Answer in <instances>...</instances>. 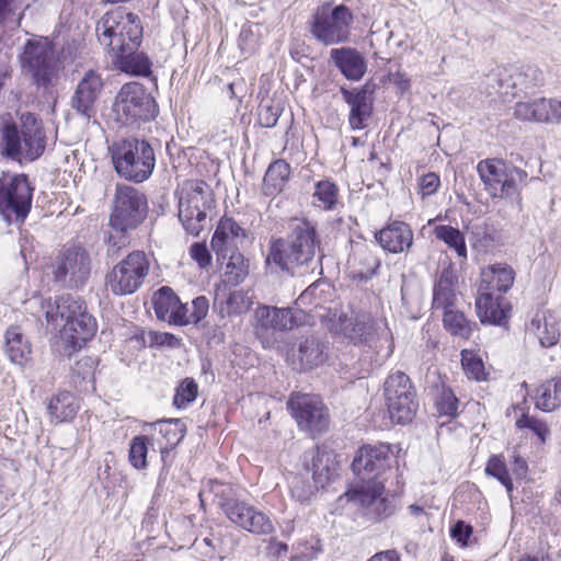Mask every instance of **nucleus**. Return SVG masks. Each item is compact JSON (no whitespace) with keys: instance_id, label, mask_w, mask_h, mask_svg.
<instances>
[{"instance_id":"ea45409f","label":"nucleus","mask_w":561,"mask_h":561,"mask_svg":"<svg viewBox=\"0 0 561 561\" xmlns=\"http://www.w3.org/2000/svg\"><path fill=\"white\" fill-rule=\"evenodd\" d=\"M297 357L301 369L318 367L325 360L323 345L314 337H308L300 342Z\"/></svg>"},{"instance_id":"c85d7f7f","label":"nucleus","mask_w":561,"mask_h":561,"mask_svg":"<svg viewBox=\"0 0 561 561\" xmlns=\"http://www.w3.org/2000/svg\"><path fill=\"white\" fill-rule=\"evenodd\" d=\"M96 329L95 320L84 308L80 316L68 324H64V328L60 329V336L73 348H80L87 341L93 337Z\"/></svg>"},{"instance_id":"2eb2a0df","label":"nucleus","mask_w":561,"mask_h":561,"mask_svg":"<svg viewBox=\"0 0 561 561\" xmlns=\"http://www.w3.org/2000/svg\"><path fill=\"white\" fill-rule=\"evenodd\" d=\"M287 408L295 419L298 427L311 436L320 435L328 431L330 414L322 400L310 393H291Z\"/></svg>"},{"instance_id":"72a5a7b5","label":"nucleus","mask_w":561,"mask_h":561,"mask_svg":"<svg viewBox=\"0 0 561 561\" xmlns=\"http://www.w3.org/2000/svg\"><path fill=\"white\" fill-rule=\"evenodd\" d=\"M78 410L79 402L77 398L68 391L57 393L47 404V412L49 414L50 422L55 424L71 421L76 416Z\"/></svg>"},{"instance_id":"a878e982","label":"nucleus","mask_w":561,"mask_h":561,"mask_svg":"<svg viewBox=\"0 0 561 561\" xmlns=\"http://www.w3.org/2000/svg\"><path fill=\"white\" fill-rule=\"evenodd\" d=\"M152 304L158 319L170 324L187 325L188 320L182 313L183 304L170 287H162L154 293Z\"/></svg>"},{"instance_id":"2f4dec72","label":"nucleus","mask_w":561,"mask_h":561,"mask_svg":"<svg viewBox=\"0 0 561 561\" xmlns=\"http://www.w3.org/2000/svg\"><path fill=\"white\" fill-rule=\"evenodd\" d=\"M5 354L16 365L23 366L31 359L32 345L20 325H11L4 333Z\"/></svg>"},{"instance_id":"f257e3e1","label":"nucleus","mask_w":561,"mask_h":561,"mask_svg":"<svg viewBox=\"0 0 561 561\" xmlns=\"http://www.w3.org/2000/svg\"><path fill=\"white\" fill-rule=\"evenodd\" d=\"M316 228L306 220L297 221L287 238L272 239L266 255V264L289 274L300 266L308 265L319 248Z\"/></svg>"},{"instance_id":"bf43d9fd","label":"nucleus","mask_w":561,"mask_h":561,"mask_svg":"<svg viewBox=\"0 0 561 561\" xmlns=\"http://www.w3.org/2000/svg\"><path fill=\"white\" fill-rule=\"evenodd\" d=\"M516 426L520 430H531L538 436L541 443H545L547 436L549 435V430L545 422L526 414H523L522 417L516 421Z\"/></svg>"},{"instance_id":"1a4fd4ad","label":"nucleus","mask_w":561,"mask_h":561,"mask_svg":"<svg viewBox=\"0 0 561 561\" xmlns=\"http://www.w3.org/2000/svg\"><path fill=\"white\" fill-rule=\"evenodd\" d=\"M21 66L41 88L47 89L58 81L60 67L53 43L47 37L27 39L21 55Z\"/></svg>"},{"instance_id":"ddd939ff","label":"nucleus","mask_w":561,"mask_h":561,"mask_svg":"<svg viewBox=\"0 0 561 561\" xmlns=\"http://www.w3.org/2000/svg\"><path fill=\"white\" fill-rule=\"evenodd\" d=\"M383 394L393 422L405 424L412 421L419 403L411 380L404 373L396 371L386 379Z\"/></svg>"},{"instance_id":"3c124183","label":"nucleus","mask_w":561,"mask_h":561,"mask_svg":"<svg viewBox=\"0 0 561 561\" xmlns=\"http://www.w3.org/2000/svg\"><path fill=\"white\" fill-rule=\"evenodd\" d=\"M239 48L244 55H252L260 46V27L257 24L244 25L238 39Z\"/></svg>"},{"instance_id":"c03bdc74","label":"nucleus","mask_w":561,"mask_h":561,"mask_svg":"<svg viewBox=\"0 0 561 561\" xmlns=\"http://www.w3.org/2000/svg\"><path fill=\"white\" fill-rule=\"evenodd\" d=\"M313 197L318 207L333 210L339 203V188L330 180L319 181L314 186Z\"/></svg>"},{"instance_id":"dca6fc26","label":"nucleus","mask_w":561,"mask_h":561,"mask_svg":"<svg viewBox=\"0 0 561 561\" xmlns=\"http://www.w3.org/2000/svg\"><path fill=\"white\" fill-rule=\"evenodd\" d=\"M344 496L358 505L371 520H380L394 513V504L388 496L383 481L360 480V484L348 490Z\"/></svg>"},{"instance_id":"6ab92c4d","label":"nucleus","mask_w":561,"mask_h":561,"mask_svg":"<svg viewBox=\"0 0 561 561\" xmlns=\"http://www.w3.org/2000/svg\"><path fill=\"white\" fill-rule=\"evenodd\" d=\"M90 271L89 253L80 247H72L57 257L54 274L58 282L79 287L87 282Z\"/></svg>"},{"instance_id":"864d4df0","label":"nucleus","mask_w":561,"mask_h":561,"mask_svg":"<svg viewBox=\"0 0 561 561\" xmlns=\"http://www.w3.org/2000/svg\"><path fill=\"white\" fill-rule=\"evenodd\" d=\"M208 309V299L205 296H198L192 300V307L183 304L182 313L184 312L185 318H187V324H196L207 316Z\"/></svg>"},{"instance_id":"69168bd1","label":"nucleus","mask_w":561,"mask_h":561,"mask_svg":"<svg viewBox=\"0 0 561 561\" xmlns=\"http://www.w3.org/2000/svg\"><path fill=\"white\" fill-rule=\"evenodd\" d=\"M519 76H524L525 79H529L528 82H524L526 87H537L542 82V72L534 66L526 67Z\"/></svg>"},{"instance_id":"39448f33","label":"nucleus","mask_w":561,"mask_h":561,"mask_svg":"<svg viewBox=\"0 0 561 561\" xmlns=\"http://www.w3.org/2000/svg\"><path fill=\"white\" fill-rule=\"evenodd\" d=\"M354 14L347 5L325 2L312 12L308 30L319 44L333 46L351 41Z\"/></svg>"},{"instance_id":"6e6552de","label":"nucleus","mask_w":561,"mask_h":561,"mask_svg":"<svg viewBox=\"0 0 561 561\" xmlns=\"http://www.w3.org/2000/svg\"><path fill=\"white\" fill-rule=\"evenodd\" d=\"M213 194L204 181H186L179 196V219L192 236H198L207 224L208 211L213 207Z\"/></svg>"},{"instance_id":"f3484780","label":"nucleus","mask_w":561,"mask_h":561,"mask_svg":"<svg viewBox=\"0 0 561 561\" xmlns=\"http://www.w3.org/2000/svg\"><path fill=\"white\" fill-rule=\"evenodd\" d=\"M308 458H310V462L307 461L306 469L308 472H312L313 483L300 476L294 477L290 482V492L300 502L309 500L318 488H323L329 483L335 471L332 456L327 451L311 450L306 454V459Z\"/></svg>"},{"instance_id":"680f3d73","label":"nucleus","mask_w":561,"mask_h":561,"mask_svg":"<svg viewBox=\"0 0 561 561\" xmlns=\"http://www.w3.org/2000/svg\"><path fill=\"white\" fill-rule=\"evenodd\" d=\"M190 255L199 267H206L210 263V253L204 243H193L190 248Z\"/></svg>"},{"instance_id":"e2e57ef3","label":"nucleus","mask_w":561,"mask_h":561,"mask_svg":"<svg viewBox=\"0 0 561 561\" xmlns=\"http://www.w3.org/2000/svg\"><path fill=\"white\" fill-rule=\"evenodd\" d=\"M150 345L175 347L180 344V340L168 332H149Z\"/></svg>"},{"instance_id":"4be33fe9","label":"nucleus","mask_w":561,"mask_h":561,"mask_svg":"<svg viewBox=\"0 0 561 561\" xmlns=\"http://www.w3.org/2000/svg\"><path fill=\"white\" fill-rule=\"evenodd\" d=\"M103 82L99 73L89 70L79 81L71 98V107L81 116L91 118L95 115V103L101 94Z\"/></svg>"},{"instance_id":"c756f323","label":"nucleus","mask_w":561,"mask_h":561,"mask_svg":"<svg viewBox=\"0 0 561 561\" xmlns=\"http://www.w3.org/2000/svg\"><path fill=\"white\" fill-rule=\"evenodd\" d=\"M477 314L482 323L503 324L508 318V309L501 295L478 291L476 299Z\"/></svg>"},{"instance_id":"aec40b11","label":"nucleus","mask_w":561,"mask_h":561,"mask_svg":"<svg viewBox=\"0 0 561 561\" xmlns=\"http://www.w3.org/2000/svg\"><path fill=\"white\" fill-rule=\"evenodd\" d=\"M513 115L523 122L561 124V99L538 98L517 102Z\"/></svg>"},{"instance_id":"49530a36","label":"nucleus","mask_w":561,"mask_h":561,"mask_svg":"<svg viewBox=\"0 0 561 561\" xmlns=\"http://www.w3.org/2000/svg\"><path fill=\"white\" fill-rule=\"evenodd\" d=\"M531 325L536 327V335L542 346L550 347L557 344L560 333L551 316H543L542 319L537 317L533 320Z\"/></svg>"},{"instance_id":"603ef678","label":"nucleus","mask_w":561,"mask_h":561,"mask_svg":"<svg viewBox=\"0 0 561 561\" xmlns=\"http://www.w3.org/2000/svg\"><path fill=\"white\" fill-rule=\"evenodd\" d=\"M485 472L486 474L496 478L505 486L508 494L512 493L513 482L510 478L504 461L500 457L493 456L489 459L485 467Z\"/></svg>"},{"instance_id":"8fccbe9b","label":"nucleus","mask_w":561,"mask_h":561,"mask_svg":"<svg viewBox=\"0 0 561 561\" xmlns=\"http://www.w3.org/2000/svg\"><path fill=\"white\" fill-rule=\"evenodd\" d=\"M198 394V386L192 378H185L176 387L175 396L173 398V404L183 409L192 403Z\"/></svg>"},{"instance_id":"774afa93","label":"nucleus","mask_w":561,"mask_h":561,"mask_svg":"<svg viewBox=\"0 0 561 561\" xmlns=\"http://www.w3.org/2000/svg\"><path fill=\"white\" fill-rule=\"evenodd\" d=\"M316 557L317 551L313 547L304 546V549L299 553L293 556L289 561H311Z\"/></svg>"},{"instance_id":"0eeeda50","label":"nucleus","mask_w":561,"mask_h":561,"mask_svg":"<svg viewBox=\"0 0 561 561\" xmlns=\"http://www.w3.org/2000/svg\"><path fill=\"white\" fill-rule=\"evenodd\" d=\"M340 331L352 343L374 350L382 359L392 354V335L385 319L368 313L341 317Z\"/></svg>"},{"instance_id":"412c9836","label":"nucleus","mask_w":561,"mask_h":561,"mask_svg":"<svg viewBox=\"0 0 561 561\" xmlns=\"http://www.w3.org/2000/svg\"><path fill=\"white\" fill-rule=\"evenodd\" d=\"M247 237L245 230L232 218L222 217L211 239V249L217 261L224 264L227 254L238 252Z\"/></svg>"},{"instance_id":"a19ab883","label":"nucleus","mask_w":561,"mask_h":561,"mask_svg":"<svg viewBox=\"0 0 561 561\" xmlns=\"http://www.w3.org/2000/svg\"><path fill=\"white\" fill-rule=\"evenodd\" d=\"M436 239L445 242L450 249L455 250L461 261L467 260V245L463 233L451 226L440 225L433 230Z\"/></svg>"},{"instance_id":"cd10ccee","label":"nucleus","mask_w":561,"mask_h":561,"mask_svg":"<svg viewBox=\"0 0 561 561\" xmlns=\"http://www.w3.org/2000/svg\"><path fill=\"white\" fill-rule=\"evenodd\" d=\"M515 273L507 264L496 263L481 271V282L478 291L491 295L505 294L513 285Z\"/></svg>"},{"instance_id":"4c0bfd02","label":"nucleus","mask_w":561,"mask_h":561,"mask_svg":"<svg viewBox=\"0 0 561 561\" xmlns=\"http://www.w3.org/2000/svg\"><path fill=\"white\" fill-rule=\"evenodd\" d=\"M217 488L222 489L221 491H216V495L218 496V506L224 511L226 517L232 524L242 528L243 519L249 517L254 506L247 502L225 496V489L222 484H217Z\"/></svg>"},{"instance_id":"052dcab7","label":"nucleus","mask_w":561,"mask_h":561,"mask_svg":"<svg viewBox=\"0 0 561 561\" xmlns=\"http://www.w3.org/2000/svg\"><path fill=\"white\" fill-rule=\"evenodd\" d=\"M440 185L439 176L430 172L424 174L420 180V192L423 197L434 194Z\"/></svg>"},{"instance_id":"f8f14e48","label":"nucleus","mask_w":561,"mask_h":561,"mask_svg":"<svg viewBox=\"0 0 561 561\" xmlns=\"http://www.w3.org/2000/svg\"><path fill=\"white\" fill-rule=\"evenodd\" d=\"M33 188L24 174L0 178V217L8 225L21 226L32 207Z\"/></svg>"},{"instance_id":"0e129e2a","label":"nucleus","mask_w":561,"mask_h":561,"mask_svg":"<svg viewBox=\"0 0 561 561\" xmlns=\"http://www.w3.org/2000/svg\"><path fill=\"white\" fill-rule=\"evenodd\" d=\"M451 537L461 545H467L472 534V527L462 520H458L450 530Z\"/></svg>"},{"instance_id":"58836bf2","label":"nucleus","mask_w":561,"mask_h":561,"mask_svg":"<svg viewBox=\"0 0 561 561\" xmlns=\"http://www.w3.org/2000/svg\"><path fill=\"white\" fill-rule=\"evenodd\" d=\"M536 408L543 412H552L561 407V381L551 379L536 390Z\"/></svg>"},{"instance_id":"393cba45","label":"nucleus","mask_w":561,"mask_h":561,"mask_svg":"<svg viewBox=\"0 0 561 561\" xmlns=\"http://www.w3.org/2000/svg\"><path fill=\"white\" fill-rule=\"evenodd\" d=\"M45 308V317L54 330L64 328L75 318L80 316V312L85 308L84 302L77 296L71 294L61 295L56 298L55 302H47Z\"/></svg>"},{"instance_id":"f03ea898","label":"nucleus","mask_w":561,"mask_h":561,"mask_svg":"<svg viewBox=\"0 0 561 561\" xmlns=\"http://www.w3.org/2000/svg\"><path fill=\"white\" fill-rule=\"evenodd\" d=\"M46 137L42 122L32 113H23L20 125L5 123L0 129V152L21 161L35 160L44 152Z\"/></svg>"},{"instance_id":"79ce46f5","label":"nucleus","mask_w":561,"mask_h":561,"mask_svg":"<svg viewBox=\"0 0 561 561\" xmlns=\"http://www.w3.org/2000/svg\"><path fill=\"white\" fill-rule=\"evenodd\" d=\"M154 425L159 426V433L165 439V446L161 447V455L164 457V454L173 449L183 439L186 426L180 419L159 421Z\"/></svg>"},{"instance_id":"338daca9","label":"nucleus","mask_w":561,"mask_h":561,"mask_svg":"<svg viewBox=\"0 0 561 561\" xmlns=\"http://www.w3.org/2000/svg\"><path fill=\"white\" fill-rule=\"evenodd\" d=\"M367 561H400V556L396 550H386L375 553Z\"/></svg>"},{"instance_id":"e433bc0d","label":"nucleus","mask_w":561,"mask_h":561,"mask_svg":"<svg viewBox=\"0 0 561 561\" xmlns=\"http://www.w3.org/2000/svg\"><path fill=\"white\" fill-rule=\"evenodd\" d=\"M252 299L243 290H233L222 298L217 297L215 307L218 308L221 318L241 316L250 310Z\"/></svg>"},{"instance_id":"7c9ffc66","label":"nucleus","mask_w":561,"mask_h":561,"mask_svg":"<svg viewBox=\"0 0 561 561\" xmlns=\"http://www.w3.org/2000/svg\"><path fill=\"white\" fill-rule=\"evenodd\" d=\"M330 59L348 80L357 81L366 71L365 59L355 48H333L330 51Z\"/></svg>"},{"instance_id":"a211bd4d","label":"nucleus","mask_w":561,"mask_h":561,"mask_svg":"<svg viewBox=\"0 0 561 561\" xmlns=\"http://www.w3.org/2000/svg\"><path fill=\"white\" fill-rule=\"evenodd\" d=\"M393 451L387 444L362 446L352 462V469L359 480H386L385 474L391 469Z\"/></svg>"},{"instance_id":"a18cd8bd","label":"nucleus","mask_w":561,"mask_h":561,"mask_svg":"<svg viewBox=\"0 0 561 561\" xmlns=\"http://www.w3.org/2000/svg\"><path fill=\"white\" fill-rule=\"evenodd\" d=\"M443 322L445 328L454 335L462 339H469L472 332L471 323L465 314L454 308L443 311Z\"/></svg>"},{"instance_id":"5701e85b","label":"nucleus","mask_w":561,"mask_h":561,"mask_svg":"<svg viewBox=\"0 0 561 561\" xmlns=\"http://www.w3.org/2000/svg\"><path fill=\"white\" fill-rule=\"evenodd\" d=\"M300 312L291 308L261 306L255 309L256 333L259 336L270 332L291 330L301 320Z\"/></svg>"},{"instance_id":"9d476101","label":"nucleus","mask_w":561,"mask_h":561,"mask_svg":"<svg viewBox=\"0 0 561 561\" xmlns=\"http://www.w3.org/2000/svg\"><path fill=\"white\" fill-rule=\"evenodd\" d=\"M477 170L485 191L493 198L520 201L519 184L527 178L524 170L500 159L482 160Z\"/></svg>"},{"instance_id":"de8ad7c7","label":"nucleus","mask_w":561,"mask_h":561,"mask_svg":"<svg viewBox=\"0 0 561 561\" xmlns=\"http://www.w3.org/2000/svg\"><path fill=\"white\" fill-rule=\"evenodd\" d=\"M151 439L148 436H135L129 445V462L137 469L142 470L147 468V454Z\"/></svg>"},{"instance_id":"7ed1b4c3","label":"nucleus","mask_w":561,"mask_h":561,"mask_svg":"<svg viewBox=\"0 0 561 561\" xmlns=\"http://www.w3.org/2000/svg\"><path fill=\"white\" fill-rule=\"evenodd\" d=\"M147 211V197L140 190L128 184L116 185L110 226L122 236L111 234L108 237V252L115 253L126 247L125 233L142 222Z\"/></svg>"},{"instance_id":"09e8293b","label":"nucleus","mask_w":561,"mask_h":561,"mask_svg":"<svg viewBox=\"0 0 561 561\" xmlns=\"http://www.w3.org/2000/svg\"><path fill=\"white\" fill-rule=\"evenodd\" d=\"M242 529L256 535H270L274 531V526L265 513L254 507L249 517L243 519Z\"/></svg>"},{"instance_id":"423d86ee","label":"nucleus","mask_w":561,"mask_h":561,"mask_svg":"<svg viewBox=\"0 0 561 561\" xmlns=\"http://www.w3.org/2000/svg\"><path fill=\"white\" fill-rule=\"evenodd\" d=\"M95 31L100 44L111 54L124 51L130 45H140L142 39L140 18L124 8L106 12L98 21Z\"/></svg>"},{"instance_id":"5fc2aeb1","label":"nucleus","mask_w":561,"mask_h":561,"mask_svg":"<svg viewBox=\"0 0 561 561\" xmlns=\"http://www.w3.org/2000/svg\"><path fill=\"white\" fill-rule=\"evenodd\" d=\"M435 405L439 416L454 417L457 414L458 400L450 389L443 388L435 400Z\"/></svg>"},{"instance_id":"c9c22d12","label":"nucleus","mask_w":561,"mask_h":561,"mask_svg":"<svg viewBox=\"0 0 561 561\" xmlns=\"http://www.w3.org/2000/svg\"><path fill=\"white\" fill-rule=\"evenodd\" d=\"M455 276L450 270H443L433 291V308L448 310L455 307L456 294L454 289Z\"/></svg>"},{"instance_id":"bb28decb","label":"nucleus","mask_w":561,"mask_h":561,"mask_svg":"<svg viewBox=\"0 0 561 561\" xmlns=\"http://www.w3.org/2000/svg\"><path fill=\"white\" fill-rule=\"evenodd\" d=\"M375 238L380 247L391 253H401L410 249L413 231L403 221H393L376 232Z\"/></svg>"},{"instance_id":"4468645a","label":"nucleus","mask_w":561,"mask_h":561,"mask_svg":"<svg viewBox=\"0 0 561 561\" xmlns=\"http://www.w3.org/2000/svg\"><path fill=\"white\" fill-rule=\"evenodd\" d=\"M149 261L142 251L129 253L106 275V286L117 296L134 294L149 273Z\"/></svg>"},{"instance_id":"473e14b6","label":"nucleus","mask_w":561,"mask_h":561,"mask_svg":"<svg viewBox=\"0 0 561 561\" xmlns=\"http://www.w3.org/2000/svg\"><path fill=\"white\" fill-rule=\"evenodd\" d=\"M139 45L128 46L124 51L112 54L116 67L130 75L148 76L150 73L151 62L146 54L138 50Z\"/></svg>"},{"instance_id":"b1692460","label":"nucleus","mask_w":561,"mask_h":561,"mask_svg":"<svg viewBox=\"0 0 561 561\" xmlns=\"http://www.w3.org/2000/svg\"><path fill=\"white\" fill-rule=\"evenodd\" d=\"M343 100L350 107L348 123L352 129H364L373 114L374 100L371 93L363 88L348 90L341 88Z\"/></svg>"},{"instance_id":"4d7b16f0","label":"nucleus","mask_w":561,"mask_h":561,"mask_svg":"<svg viewBox=\"0 0 561 561\" xmlns=\"http://www.w3.org/2000/svg\"><path fill=\"white\" fill-rule=\"evenodd\" d=\"M461 363L466 375L469 378L481 380L484 376V366L480 358L474 357L471 352H461Z\"/></svg>"},{"instance_id":"9b49d317","label":"nucleus","mask_w":561,"mask_h":561,"mask_svg":"<svg viewBox=\"0 0 561 561\" xmlns=\"http://www.w3.org/2000/svg\"><path fill=\"white\" fill-rule=\"evenodd\" d=\"M156 114L157 106L153 98L138 82L124 84L112 105V118L122 126L153 119Z\"/></svg>"},{"instance_id":"6e6d98bb","label":"nucleus","mask_w":561,"mask_h":561,"mask_svg":"<svg viewBox=\"0 0 561 561\" xmlns=\"http://www.w3.org/2000/svg\"><path fill=\"white\" fill-rule=\"evenodd\" d=\"M363 267L353 272L354 278L359 280L369 279L380 266V261L367 249L359 253Z\"/></svg>"},{"instance_id":"37998d69","label":"nucleus","mask_w":561,"mask_h":561,"mask_svg":"<svg viewBox=\"0 0 561 561\" xmlns=\"http://www.w3.org/2000/svg\"><path fill=\"white\" fill-rule=\"evenodd\" d=\"M224 264L227 283L236 286L247 278L249 265L240 251L228 253Z\"/></svg>"},{"instance_id":"20e7f679","label":"nucleus","mask_w":561,"mask_h":561,"mask_svg":"<svg viewBox=\"0 0 561 561\" xmlns=\"http://www.w3.org/2000/svg\"><path fill=\"white\" fill-rule=\"evenodd\" d=\"M108 151L116 173L127 181L142 183L154 170L153 148L144 139H119L108 147Z\"/></svg>"},{"instance_id":"f704fd0d","label":"nucleus","mask_w":561,"mask_h":561,"mask_svg":"<svg viewBox=\"0 0 561 561\" xmlns=\"http://www.w3.org/2000/svg\"><path fill=\"white\" fill-rule=\"evenodd\" d=\"M290 165L283 159L275 160L267 168L262 191L266 196H275L279 194L290 178Z\"/></svg>"},{"instance_id":"13d9d810","label":"nucleus","mask_w":561,"mask_h":561,"mask_svg":"<svg viewBox=\"0 0 561 561\" xmlns=\"http://www.w3.org/2000/svg\"><path fill=\"white\" fill-rule=\"evenodd\" d=\"M282 108L273 102L262 103L259 107V123L262 127H274L280 116Z\"/></svg>"}]
</instances>
